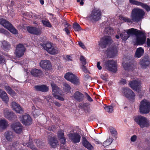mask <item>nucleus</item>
<instances>
[{
	"label": "nucleus",
	"instance_id": "obj_9",
	"mask_svg": "<svg viewBox=\"0 0 150 150\" xmlns=\"http://www.w3.org/2000/svg\"><path fill=\"white\" fill-rule=\"evenodd\" d=\"M21 122L25 126H29L32 123V120L28 114H25L21 115L19 118Z\"/></svg>",
	"mask_w": 150,
	"mask_h": 150
},
{
	"label": "nucleus",
	"instance_id": "obj_20",
	"mask_svg": "<svg viewBox=\"0 0 150 150\" xmlns=\"http://www.w3.org/2000/svg\"><path fill=\"white\" fill-rule=\"evenodd\" d=\"M74 100L79 102H81L84 100L85 96L81 92L79 91H76L72 96Z\"/></svg>",
	"mask_w": 150,
	"mask_h": 150
},
{
	"label": "nucleus",
	"instance_id": "obj_5",
	"mask_svg": "<svg viewBox=\"0 0 150 150\" xmlns=\"http://www.w3.org/2000/svg\"><path fill=\"white\" fill-rule=\"evenodd\" d=\"M0 24L8 30L11 33L15 34H18V30L8 21L3 18L0 19Z\"/></svg>",
	"mask_w": 150,
	"mask_h": 150
},
{
	"label": "nucleus",
	"instance_id": "obj_63",
	"mask_svg": "<svg viewBox=\"0 0 150 150\" xmlns=\"http://www.w3.org/2000/svg\"><path fill=\"white\" fill-rule=\"evenodd\" d=\"M100 62H98L97 63V67L98 69L99 70H101L102 69V67L100 66Z\"/></svg>",
	"mask_w": 150,
	"mask_h": 150
},
{
	"label": "nucleus",
	"instance_id": "obj_10",
	"mask_svg": "<svg viewBox=\"0 0 150 150\" xmlns=\"http://www.w3.org/2000/svg\"><path fill=\"white\" fill-rule=\"evenodd\" d=\"M51 85L52 89V93L53 96L60 100L64 101V98L58 95L59 93V88L54 83H51Z\"/></svg>",
	"mask_w": 150,
	"mask_h": 150
},
{
	"label": "nucleus",
	"instance_id": "obj_4",
	"mask_svg": "<svg viewBox=\"0 0 150 150\" xmlns=\"http://www.w3.org/2000/svg\"><path fill=\"white\" fill-rule=\"evenodd\" d=\"M140 112L143 114H147L150 111V102L146 99L142 100L139 106Z\"/></svg>",
	"mask_w": 150,
	"mask_h": 150
},
{
	"label": "nucleus",
	"instance_id": "obj_34",
	"mask_svg": "<svg viewBox=\"0 0 150 150\" xmlns=\"http://www.w3.org/2000/svg\"><path fill=\"white\" fill-rule=\"evenodd\" d=\"M144 53V49L140 47L137 49L135 54V57L138 58L140 57Z\"/></svg>",
	"mask_w": 150,
	"mask_h": 150
},
{
	"label": "nucleus",
	"instance_id": "obj_38",
	"mask_svg": "<svg viewBox=\"0 0 150 150\" xmlns=\"http://www.w3.org/2000/svg\"><path fill=\"white\" fill-rule=\"evenodd\" d=\"M120 36L122 40L125 41H126L129 38L125 30H124L120 34Z\"/></svg>",
	"mask_w": 150,
	"mask_h": 150
},
{
	"label": "nucleus",
	"instance_id": "obj_11",
	"mask_svg": "<svg viewBox=\"0 0 150 150\" xmlns=\"http://www.w3.org/2000/svg\"><path fill=\"white\" fill-rule=\"evenodd\" d=\"M43 47L48 53L51 54H55L58 53L57 48L52 46L51 43L47 42L45 44H44L43 45Z\"/></svg>",
	"mask_w": 150,
	"mask_h": 150
},
{
	"label": "nucleus",
	"instance_id": "obj_49",
	"mask_svg": "<svg viewBox=\"0 0 150 150\" xmlns=\"http://www.w3.org/2000/svg\"><path fill=\"white\" fill-rule=\"evenodd\" d=\"M26 145L28 147H29L31 149L33 150H37L36 148L33 145L32 143L29 142L25 144V145Z\"/></svg>",
	"mask_w": 150,
	"mask_h": 150
},
{
	"label": "nucleus",
	"instance_id": "obj_7",
	"mask_svg": "<svg viewBox=\"0 0 150 150\" xmlns=\"http://www.w3.org/2000/svg\"><path fill=\"white\" fill-rule=\"evenodd\" d=\"M113 41L111 37L107 35L104 36L100 40L99 45L102 48H105L108 45H110Z\"/></svg>",
	"mask_w": 150,
	"mask_h": 150
},
{
	"label": "nucleus",
	"instance_id": "obj_33",
	"mask_svg": "<svg viewBox=\"0 0 150 150\" xmlns=\"http://www.w3.org/2000/svg\"><path fill=\"white\" fill-rule=\"evenodd\" d=\"M49 143L53 147H55L58 145L57 140L53 137H50L48 138Z\"/></svg>",
	"mask_w": 150,
	"mask_h": 150
},
{
	"label": "nucleus",
	"instance_id": "obj_8",
	"mask_svg": "<svg viewBox=\"0 0 150 150\" xmlns=\"http://www.w3.org/2000/svg\"><path fill=\"white\" fill-rule=\"evenodd\" d=\"M102 13L99 9H93L90 15L89 18L92 21H96L100 20L101 18Z\"/></svg>",
	"mask_w": 150,
	"mask_h": 150
},
{
	"label": "nucleus",
	"instance_id": "obj_13",
	"mask_svg": "<svg viewBox=\"0 0 150 150\" xmlns=\"http://www.w3.org/2000/svg\"><path fill=\"white\" fill-rule=\"evenodd\" d=\"M117 47L113 46L109 47L106 51V54L109 58H114L117 53Z\"/></svg>",
	"mask_w": 150,
	"mask_h": 150
},
{
	"label": "nucleus",
	"instance_id": "obj_43",
	"mask_svg": "<svg viewBox=\"0 0 150 150\" xmlns=\"http://www.w3.org/2000/svg\"><path fill=\"white\" fill-rule=\"evenodd\" d=\"M73 28L74 31H79L81 30V28L80 25L77 23H75L73 24Z\"/></svg>",
	"mask_w": 150,
	"mask_h": 150
},
{
	"label": "nucleus",
	"instance_id": "obj_27",
	"mask_svg": "<svg viewBox=\"0 0 150 150\" xmlns=\"http://www.w3.org/2000/svg\"><path fill=\"white\" fill-rule=\"evenodd\" d=\"M4 117L8 120H11L16 117V115L13 112L9 111L8 110H4Z\"/></svg>",
	"mask_w": 150,
	"mask_h": 150
},
{
	"label": "nucleus",
	"instance_id": "obj_14",
	"mask_svg": "<svg viewBox=\"0 0 150 150\" xmlns=\"http://www.w3.org/2000/svg\"><path fill=\"white\" fill-rule=\"evenodd\" d=\"M139 64L142 69H146L149 67L150 64V58L146 55L142 57L140 60Z\"/></svg>",
	"mask_w": 150,
	"mask_h": 150
},
{
	"label": "nucleus",
	"instance_id": "obj_42",
	"mask_svg": "<svg viewBox=\"0 0 150 150\" xmlns=\"http://www.w3.org/2000/svg\"><path fill=\"white\" fill-rule=\"evenodd\" d=\"M5 136L7 140L8 141L11 140L13 137V132H6Z\"/></svg>",
	"mask_w": 150,
	"mask_h": 150
},
{
	"label": "nucleus",
	"instance_id": "obj_62",
	"mask_svg": "<svg viewBox=\"0 0 150 150\" xmlns=\"http://www.w3.org/2000/svg\"><path fill=\"white\" fill-rule=\"evenodd\" d=\"M111 134L112 137H114L115 138L117 137V132H111Z\"/></svg>",
	"mask_w": 150,
	"mask_h": 150
},
{
	"label": "nucleus",
	"instance_id": "obj_12",
	"mask_svg": "<svg viewBox=\"0 0 150 150\" xmlns=\"http://www.w3.org/2000/svg\"><path fill=\"white\" fill-rule=\"evenodd\" d=\"M28 32L30 34L36 35H40L42 33L41 28L28 26L26 27Z\"/></svg>",
	"mask_w": 150,
	"mask_h": 150
},
{
	"label": "nucleus",
	"instance_id": "obj_18",
	"mask_svg": "<svg viewBox=\"0 0 150 150\" xmlns=\"http://www.w3.org/2000/svg\"><path fill=\"white\" fill-rule=\"evenodd\" d=\"M129 2L132 4L141 6L147 12L150 11V7L146 4L134 0H129Z\"/></svg>",
	"mask_w": 150,
	"mask_h": 150
},
{
	"label": "nucleus",
	"instance_id": "obj_22",
	"mask_svg": "<svg viewBox=\"0 0 150 150\" xmlns=\"http://www.w3.org/2000/svg\"><path fill=\"white\" fill-rule=\"evenodd\" d=\"M126 31L129 38L131 36L133 35L136 36L139 35H142L143 34V32L134 28L129 29L127 30Z\"/></svg>",
	"mask_w": 150,
	"mask_h": 150
},
{
	"label": "nucleus",
	"instance_id": "obj_53",
	"mask_svg": "<svg viewBox=\"0 0 150 150\" xmlns=\"http://www.w3.org/2000/svg\"><path fill=\"white\" fill-rule=\"evenodd\" d=\"M85 65H82L81 66V68L83 71L85 73L88 72V70L86 67L85 66Z\"/></svg>",
	"mask_w": 150,
	"mask_h": 150
},
{
	"label": "nucleus",
	"instance_id": "obj_35",
	"mask_svg": "<svg viewBox=\"0 0 150 150\" xmlns=\"http://www.w3.org/2000/svg\"><path fill=\"white\" fill-rule=\"evenodd\" d=\"M2 49L6 51H8L11 48V45L5 41H4L2 43Z\"/></svg>",
	"mask_w": 150,
	"mask_h": 150
},
{
	"label": "nucleus",
	"instance_id": "obj_15",
	"mask_svg": "<svg viewBox=\"0 0 150 150\" xmlns=\"http://www.w3.org/2000/svg\"><path fill=\"white\" fill-rule=\"evenodd\" d=\"M64 78L74 84H78L79 82L78 78L71 73H67L64 75Z\"/></svg>",
	"mask_w": 150,
	"mask_h": 150
},
{
	"label": "nucleus",
	"instance_id": "obj_58",
	"mask_svg": "<svg viewBox=\"0 0 150 150\" xmlns=\"http://www.w3.org/2000/svg\"><path fill=\"white\" fill-rule=\"evenodd\" d=\"M79 46L82 48L83 49H86V47L85 45H84L83 43L81 42H79Z\"/></svg>",
	"mask_w": 150,
	"mask_h": 150
},
{
	"label": "nucleus",
	"instance_id": "obj_3",
	"mask_svg": "<svg viewBox=\"0 0 150 150\" xmlns=\"http://www.w3.org/2000/svg\"><path fill=\"white\" fill-rule=\"evenodd\" d=\"M124 96L132 103L134 102L136 94L131 89L128 88H124L122 89Z\"/></svg>",
	"mask_w": 150,
	"mask_h": 150
},
{
	"label": "nucleus",
	"instance_id": "obj_26",
	"mask_svg": "<svg viewBox=\"0 0 150 150\" xmlns=\"http://www.w3.org/2000/svg\"><path fill=\"white\" fill-rule=\"evenodd\" d=\"M12 108L16 112L22 113L24 112L23 109L21 106L15 102H12Z\"/></svg>",
	"mask_w": 150,
	"mask_h": 150
},
{
	"label": "nucleus",
	"instance_id": "obj_6",
	"mask_svg": "<svg viewBox=\"0 0 150 150\" xmlns=\"http://www.w3.org/2000/svg\"><path fill=\"white\" fill-rule=\"evenodd\" d=\"M104 65L106 68L110 71L115 73L117 71V62L113 59L106 61Z\"/></svg>",
	"mask_w": 150,
	"mask_h": 150
},
{
	"label": "nucleus",
	"instance_id": "obj_46",
	"mask_svg": "<svg viewBox=\"0 0 150 150\" xmlns=\"http://www.w3.org/2000/svg\"><path fill=\"white\" fill-rule=\"evenodd\" d=\"M113 108L112 106L108 105L105 108V110L108 112H112L113 111Z\"/></svg>",
	"mask_w": 150,
	"mask_h": 150
},
{
	"label": "nucleus",
	"instance_id": "obj_39",
	"mask_svg": "<svg viewBox=\"0 0 150 150\" xmlns=\"http://www.w3.org/2000/svg\"><path fill=\"white\" fill-rule=\"evenodd\" d=\"M41 22L43 25L45 27L52 28V26L50 21L48 19L42 20Z\"/></svg>",
	"mask_w": 150,
	"mask_h": 150
},
{
	"label": "nucleus",
	"instance_id": "obj_17",
	"mask_svg": "<svg viewBox=\"0 0 150 150\" xmlns=\"http://www.w3.org/2000/svg\"><path fill=\"white\" fill-rule=\"evenodd\" d=\"M40 66L42 69L45 70H50L52 69L51 63L49 60H42L40 63Z\"/></svg>",
	"mask_w": 150,
	"mask_h": 150
},
{
	"label": "nucleus",
	"instance_id": "obj_37",
	"mask_svg": "<svg viewBox=\"0 0 150 150\" xmlns=\"http://www.w3.org/2000/svg\"><path fill=\"white\" fill-rule=\"evenodd\" d=\"M58 134L60 142L62 144H64L65 143L66 139L64 137V134L63 132H59Z\"/></svg>",
	"mask_w": 150,
	"mask_h": 150
},
{
	"label": "nucleus",
	"instance_id": "obj_52",
	"mask_svg": "<svg viewBox=\"0 0 150 150\" xmlns=\"http://www.w3.org/2000/svg\"><path fill=\"white\" fill-rule=\"evenodd\" d=\"M33 114L35 116H38L40 114V111L38 109H35L33 111Z\"/></svg>",
	"mask_w": 150,
	"mask_h": 150
},
{
	"label": "nucleus",
	"instance_id": "obj_30",
	"mask_svg": "<svg viewBox=\"0 0 150 150\" xmlns=\"http://www.w3.org/2000/svg\"><path fill=\"white\" fill-rule=\"evenodd\" d=\"M82 144L83 145L89 150H93L94 147L84 137H82Z\"/></svg>",
	"mask_w": 150,
	"mask_h": 150
},
{
	"label": "nucleus",
	"instance_id": "obj_54",
	"mask_svg": "<svg viewBox=\"0 0 150 150\" xmlns=\"http://www.w3.org/2000/svg\"><path fill=\"white\" fill-rule=\"evenodd\" d=\"M85 95L86 97L87 100L89 102H91L93 101V99L90 96L86 93H85Z\"/></svg>",
	"mask_w": 150,
	"mask_h": 150
},
{
	"label": "nucleus",
	"instance_id": "obj_51",
	"mask_svg": "<svg viewBox=\"0 0 150 150\" xmlns=\"http://www.w3.org/2000/svg\"><path fill=\"white\" fill-rule=\"evenodd\" d=\"M65 25L67 26L64 29V30L66 32L67 35H69L70 34V32L69 30L68 27L70 25L67 23H66L65 24Z\"/></svg>",
	"mask_w": 150,
	"mask_h": 150
},
{
	"label": "nucleus",
	"instance_id": "obj_61",
	"mask_svg": "<svg viewBox=\"0 0 150 150\" xmlns=\"http://www.w3.org/2000/svg\"><path fill=\"white\" fill-rule=\"evenodd\" d=\"M94 142L97 144H101L102 142L97 139H94Z\"/></svg>",
	"mask_w": 150,
	"mask_h": 150
},
{
	"label": "nucleus",
	"instance_id": "obj_56",
	"mask_svg": "<svg viewBox=\"0 0 150 150\" xmlns=\"http://www.w3.org/2000/svg\"><path fill=\"white\" fill-rule=\"evenodd\" d=\"M100 78L102 79L105 80V81H108V78L106 77V76L104 75L103 74H102L101 75Z\"/></svg>",
	"mask_w": 150,
	"mask_h": 150
},
{
	"label": "nucleus",
	"instance_id": "obj_31",
	"mask_svg": "<svg viewBox=\"0 0 150 150\" xmlns=\"http://www.w3.org/2000/svg\"><path fill=\"white\" fill-rule=\"evenodd\" d=\"M0 97L2 100L5 103H7L9 100V98L7 94L5 91H2L0 88Z\"/></svg>",
	"mask_w": 150,
	"mask_h": 150
},
{
	"label": "nucleus",
	"instance_id": "obj_23",
	"mask_svg": "<svg viewBox=\"0 0 150 150\" xmlns=\"http://www.w3.org/2000/svg\"><path fill=\"white\" fill-rule=\"evenodd\" d=\"M30 72L31 74L35 77L40 78L42 77L43 74L42 71L41 69L36 68L32 69Z\"/></svg>",
	"mask_w": 150,
	"mask_h": 150
},
{
	"label": "nucleus",
	"instance_id": "obj_21",
	"mask_svg": "<svg viewBox=\"0 0 150 150\" xmlns=\"http://www.w3.org/2000/svg\"><path fill=\"white\" fill-rule=\"evenodd\" d=\"M11 128L14 131H22L23 127L19 122L13 123L11 124Z\"/></svg>",
	"mask_w": 150,
	"mask_h": 150
},
{
	"label": "nucleus",
	"instance_id": "obj_59",
	"mask_svg": "<svg viewBox=\"0 0 150 150\" xmlns=\"http://www.w3.org/2000/svg\"><path fill=\"white\" fill-rule=\"evenodd\" d=\"M5 59L4 57L1 55H0V64L4 63Z\"/></svg>",
	"mask_w": 150,
	"mask_h": 150
},
{
	"label": "nucleus",
	"instance_id": "obj_28",
	"mask_svg": "<svg viewBox=\"0 0 150 150\" xmlns=\"http://www.w3.org/2000/svg\"><path fill=\"white\" fill-rule=\"evenodd\" d=\"M69 137L74 143H78L80 141L81 137L77 133L71 134L69 135Z\"/></svg>",
	"mask_w": 150,
	"mask_h": 150
},
{
	"label": "nucleus",
	"instance_id": "obj_29",
	"mask_svg": "<svg viewBox=\"0 0 150 150\" xmlns=\"http://www.w3.org/2000/svg\"><path fill=\"white\" fill-rule=\"evenodd\" d=\"M122 65L124 69L128 71H132L133 68L134 64L130 61L122 62Z\"/></svg>",
	"mask_w": 150,
	"mask_h": 150
},
{
	"label": "nucleus",
	"instance_id": "obj_44",
	"mask_svg": "<svg viewBox=\"0 0 150 150\" xmlns=\"http://www.w3.org/2000/svg\"><path fill=\"white\" fill-rule=\"evenodd\" d=\"M113 31V28L111 27L106 28L105 29V32L108 35H111Z\"/></svg>",
	"mask_w": 150,
	"mask_h": 150
},
{
	"label": "nucleus",
	"instance_id": "obj_50",
	"mask_svg": "<svg viewBox=\"0 0 150 150\" xmlns=\"http://www.w3.org/2000/svg\"><path fill=\"white\" fill-rule=\"evenodd\" d=\"M57 127V125H52L48 127V130L50 131H53L55 130Z\"/></svg>",
	"mask_w": 150,
	"mask_h": 150
},
{
	"label": "nucleus",
	"instance_id": "obj_25",
	"mask_svg": "<svg viewBox=\"0 0 150 150\" xmlns=\"http://www.w3.org/2000/svg\"><path fill=\"white\" fill-rule=\"evenodd\" d=\"M35 89L36 91H40L43 92H46L48 91L49 88L45 85H38L34 86Z\"/></svg>",
	"mask_w": 150,
	"mask_h": 150
},
{
	"label": "nucleus",
	"instance_id": "obj_45",
	"mask_svg": "<svg viewBox=\"0 0 150 150\" xmlns=\"http://www.w3.org/2000/svg\"><path fill=\"white\" fill-rule=\"evenodd\" d=\"M63 85L65 87V89L66 92L67 93H69L71 89V87L70 85L66 83H64Z\"/></svg>",
	"mask_w": 150,
	"mask_h": 150
},
{
	"label": "nucleus",
	"instance_id": "obj_32",
	"mask_svg": "<svg viewBox=\"0 0 150 150\" xmlns=\"http://www.w3.org/2000/svg\"><path fill=\"white\" fill-rule=\"evenodd\" d=\"M8 126V122L5 119L0 120V129L4 130Z\"/></svg>",
	"mask_w": 150,
	"mask_h": 150
},
{
	"label": "nucleus",
	"instance_id": "obj_57",
	"mask_svg": "<svg viewBox=\"0 0 150 150\" xmlns=\"http://www.w3.org/2000/svg\"><path fill=\"white\" fill-rule=\"evenodd\" d=\"M137 138V137L135 135H134L131 137V140L132 142H134L136 140Z\"/></svg>",
	"mask_w": 150,
	"mask_h": 150
},
{
	"label": "nucleus",
	"instance_id": "obj_41",
	"mask_svg": "<svg viewBox=\"0 0 150 150\" xmlns=\"http://www.w3.org/2000/svg\"><path fill=\"white\" fill-rule=\"evenodd\" d=\"M90 105V104L89 103H86L83 104L80 103L79 104V107L80 108L83 109L85 111L88 112V110L86 108H87Z\"/></svg>",
	"mask_w": 150,
	"mask_h": 150
},
{
	"label": "nucleus",
	"instance_id": "obj_2",
	"mask_svg": "<svg viewBox=\"0 0 150 150\" xmlns=\"http://www.w3.org/2000/svg\"><path fill=\"white\" fill-rule=\"evenodd\" d=\"M134 121L140 127H148L150 126L149 120L145 117L141 115H136L134 117Z\"/></svg>",
	"mask_w": 150,
	"mask_h": 150
},
{
	"label": "nucleus",
	"instance_id": "obj_1",
	"mask_svg": "<svg viewBox=\"0 0 150 150\" xmlns=\"http://www.w3.org/2000/svg\"><path fill=\"white\" fill-rule=\"evenodd\" d=\"M144 14L145 12L142 9L134 8L132 11L131 18L133 22H138L143 18Z\"/></svg>",
	"mask_w": 150,
	"mask_h": 150
},
{
	"label": "nucleus",
	"instance_id": "obj_19",
	"mask_svg": "<svg viewBox=\"0 0 150 150\" xmlns=\"http://www.w3.org/2000/svg\"><path fill=\"white\" fill-rule=\"evenodd\" d=\"M136 44L137 45H142L144 44L146 40V37L143 33L142 35H136Z\"/></svg>",
	"mask_w": 150,
	"mask_h": 150
},
{
	"label": "nucleus",
	"instance_id": "obj_36",
	"mask_svg": "<svg viewBox=\"0 0 150 150\" xmlns=\"http://www.w3.org/2000/svg\"><path fill=\"white\" fill-rule=\"evenodd\" d=\"M5 89L8 93L12 96H15L16 95V93L12 88L10 86H6Z\"/></svg>",
	"mask_w": 150,
	"mask_h": 150
},
{
	"label": "nucleus",
	"instance_id": "obj_64",
	"mask_svg": "<svg viewBox=\"0 0 150 150\" xmlns=\"http://www.w3.org/2000/svg\"><path fill=\"white\" fill-rule=\"evenodd\" d=\"M15 145H16V144H17L16 143H14L12 145V147L11 148V149L12 150H19V149L18 148L15 149Z\"/></svg>",
	"mask_w": 150,
	"mask_h": 150
},
{
	"label": "nucleus",
	"instance_id": "obj_60",
	"mask_svg": "<svg viewBox=\"0 0 150 150\" xmlns=\"http://www.w3.org/2000/svg\"><path fill=\"white\" fill-rule=\"evenodd\" d=\"M120 83L121 84H125L127 83L126 80L125 79H122L120 81Z\"/></svg>",
	"mask_w": 150,
	"mask_h": 150
},
{
	"label": "nucleus",
	"instance_id": "obj_48",
	"mask_svg": "<svg viewBox=\"0 0 150 150\" xmlns=\"http://www.w3.org/2000/svg\"><path fill=\"white\" fill-rule=\"evenodd\" d=\"M79 59L81 62L82 65H86V59L83 56L81 55L80 56Z\"/></svg>",
	"mask_w": 150,
	"mask_h": 150
},
{
	"label": "nucleus",
	"instance_id": "obj_55",
	"mask_svg": "<svg viewBox=\"0 0 150 150\" xmlns=\"http://www.w3.org/2000/svg\"><path fill=\"white\" fill-rule=\"evenodd\" d=\"M8 32L2 28H0V33L4 34H7Z\"/></svg>",
	"mask_w": 150,
	"mask_h": 150
},
{
	"label": "nucleus",
	"instance_id": "obj_24",
	"mask_svg": "<svg viewBox=\"0 0 150 150\" xmlns=\"http://www.w3.org/2000/svg\"><path fill=\"white\" fill-rule=\"evenodd\" d=\"M129 84L130 87L133 90L137 91L139 89L140 82L138 81L135 80L130 81Z\"/></svg>",
	"mask_w": 150,
	"mask_h": 150
},
{
	"label": "nucleus",
	"instance_id": "obj_40",
	"mask_svg": "<svg viewBox=\"0 0 150 150\" xmlns=\"http://www.w3.org/2000/svg\"><path fill=\"white\" fill-rule=\"evenodd\" d=\"M113 141V139L110 138H108L103 143V146L105 147L110 145Z\"/></svg>",
	"mask_w": 150,
	"mask_h": 150
},
{
	"label": "nucleus",
	"instance_id": "obj_47",
	"mask_svg": "<svg viewBox=\"0 0 150 150\" xmlns=\"http://www.w3.org/2000/svg\"><path fill=\"white\" fill-rule=\"evenodd\" d=\"M120 19L121 20L127 23H131L132 22V20L131 19L127 18V17H125L123 16H122L120 17Z\"/></svg>",
	"mask_w": 150,
	"mask_h": 150
},
{
	"label": "nucleus",
	"instance_id": "obj_16",
	"mask_svg": "<svg viewBox=\"0 0 150 150\" xmlns=\"http://www.w3.org/2000/svg\"><path fill=\"white\" fill-rule=\"evenodd\" d=\"M25 48L23 44H19L16 47L15 53L17 57H21L24 54Z\"/></svg>",
	"mask_w": 150,
	"mask_h": 150
}]
</instances>
